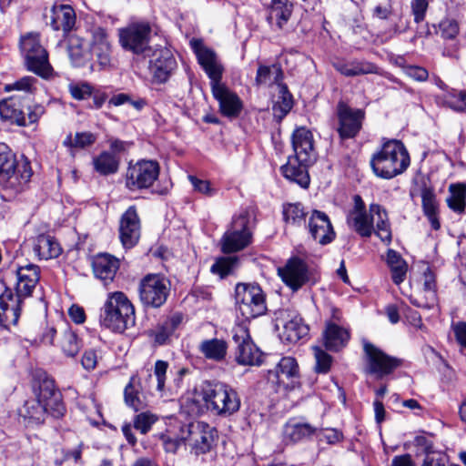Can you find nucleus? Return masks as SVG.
Segmentation results:
<instances>
[{
  "label": "nucleus",
  "mask_w": 466,
  "mask_h": 466,
  "mask_svg": "<svg viewBox=\"0 0 466 466\" xmlns=\"http://www.w3.org/2000/svg\"><path fill=\"white\" fill-rule=\"evenodd\" d=\"M292 13V5L288 0H271L267 21L272 28L282 29Z\"/></svg>",
  "instance_id": "31"
},
{
  "label": "nucleus",
  "mask_w": 466,
  "mask_h": 466,
  "mask_svg": "<svg viewBox=\"0 0 466 466\" xmlns=\"http://www.w3.org/2000/svg\"><path fill=\"white\" fill-rule=\"evenodd\" d=\"M237 311L250 320L267 312L266 295L258 284L238 283L235 289Z\"/></svg>",
  "instance_id": "8"
},
{
  "label": "nucleus",
  "mask_w": 466,
  "mask_h": 466,
  "mask_svg": "<svg viewBox=\"0 0 466 466\" xmlns=\"http://www.w3.org/2000/svg\"><path fill=\"white\" fill-rule=\"evenodd\" d=\"M169 281L161 275L148 274L139 284V298L147 307L158 308L162 306L169 294Z\"/></svg>",
  "instance_id": "15"
},
{
  "label": "nucleus",
  "mask_w": 466,
  "mask_h": 466,
  "mask_svg": "<svg viewBox=\"0 0 466 466\" xmlns=\"http://www.w3.org/2000/svg\"><path fill=\"white\" fill-rule=\"evenodd\" d=\"M449 192L450 195L446 199L448 207L456 213H463L466 208V185L451 184L449 187Z\"/></svg>",
  "instance_id": "45"
},
{
  "label": "nucleus",
  "mask_w": 466,
  "mask_h": 466,
  "mask_svg": "<svg viewBox=\"0 0 466 466\" xmlns=\"http://www.w3.org/2000/svg\"><path fill=\"white\" fill-rule=\"evenodd\" d=\"M95 170L103 176L115 174L119 167V157L113 153L104 151L93 158Z\"/></svg>",
  "instance_id": "43"
},
{
  "label": "nucleus",
  "mask_w": 466,
  "mask_h": 466,
  "mask_svg": "<svg viewBox=\"0 0 466 466\" xmlns=\"http://www.w3.org/2000/svg\"><path fill=\"white\" fill-rule=\"evenodd\" d=\"M306 215L300 203L287 204L283 208L284 220L292 226H300L305 223Z\"/></svg>",
  "instance_id": "48"
},
{
  "label": "nucleus",
  "mask_w": 466,
  "mask_h": 466,
  "mask_svg": "<svg viewBox=\"0 0 466 466\" xmlns=\"http://www.w3.org/2000/svg\"><path fill=\"white\" fill-rule=\"evenodd\" d=\"M37 83V79L34 76H24L12 84H7L5 86V91H20L24 92L25 101L30 99V96H32L35 91V84ZM22 96V95H20Z\"/></svg>",
  "instance_id": "47"
},
{
  "label": "nucleus",
  "mask_w": 466,
  "mask_h": 466,
  "mask_svg": "<svg viewBox=\"0 0 466 466\" xmlns=\"http://www.w3.org/2000/svg\"><path fill=\"white\" fill-rule=\"evenodd\" d=\"M150 35L151 27L147 23H134L119 29V43L125 50L147 57L152 51Z\"/></svg>",
  "instance_id": "11"
},
{
  "label": "nucleus",
  "mask_w": 466,
  "mask_h": 466,
  "mask_svg": "<svg viewBox=\"0 0 466 466\" xmlns=\"http://www.w3.org/2000/svg\"><path fill=\"white\" fill-rule=\"evenodd\" d=\"M318 428L295 419L289 420L283 428V441L288 444H295L315 435Z\"/></svg>",
  "instance_id": "26"
},
{
  "label": "nucleus",
  "mask_w": 466,
  "mask_h": 466,
  "mask_svg": "<svg viewBox=\"0 0 466 466\" xmlns=\"http://www.w3.org/2000/svg\"><path fill=\"white\" fill-rule=\"evenodd\" d=\"M250 216L247 211L233 218L230 228L222 238V251L233 253L242 250L251 243Z\"/></svg>",
  "instance_id": "12"
},
{
  "label": "nucleus",
  "mask_w": 466,
  "mask_h": 466,
  "mask_svg": "<svg viewBox=\"0 0 466 466\" xmlns=\"http://www.w3.org/2000/svg\"><path fill=\"white\" fill-rule=\"evenodd\" d=\"M292 147L295 155L289 157L281 173L288 180L307 188L310 182L308 167L316 160L311 132L305 127L297 128L292 135Z\"/></svg>",
  "instance_id": "4"
},
{
  "label": "nucleus",
  "mask_w": 466,
  "mask_h": 466,
  "mask_svg": "<svg viewBox=\"0 0 466 466\" xmlns=\"http://www.w3.org/2000/svg\"><path fill=\"white\" fill-rule=\"evenodd\" d=\"M269 374L276 377V382L279 386L285 389L293 388L294 379L299 377V365L294 358L284 357L278 363L275 371Z\"/></svg>",
  "instance_id": "29"
},
{
  "label": "nucleus",
  "mask_w": 466,
  "mask_h": 466,
  "mask_svg": "<svg viewBox=\"0 0 466 466\" xmlns=\"http://www.w3.org/2000/svg\"><path fill=\"white\" fill-rule=\"evenodd\" d=\"M98 356L95 350H87L84 352L81 363L85 370H93L97 365Z\"/></svg>",
  "instance_id": "62"
},
{
  "label": "nucleus",
  "mask_w": 466,
  "mask_h": 466,
  "mask_svg": "<svg viewBox=\"0 0 466 466\" xmlns=\"http://www.w3.org/2000/svg\"><path fill=\"white\" fill-rule=\"evenodd\" d=\"M96 136L91 132H77L73 137L69 134L63 144L67 147L85 148L93 145L96 142Z\"/></svg>",
  "instance_id": "49"
},
{
  "label": "nucleus",
  "mask_w": 466,
  "mask_h": 466,
  "mask_svg": "<svg viewBox=\"0 0 466 466\" xmlns=\"http://www.w3.org/2000/svg\"><path fill=\"white\" fill-rule=\"evenodd\" d=\"M88 44L91 58L95 57L102 68L109 66L112 45L107 30L101 26L93 27Z\"/></svg>",
  "instance_id": "19"
},
{
  "label": "nucleus",
  "mask_w": 466,
  "mask_h": 466,
  "mask_svg": "<svg viewBox=\"0 0 466 466\" xmlns=\"http://www.w3.org/2000/svg\"><path fill=\"white\" fill-rule=\"evenodd\" d=\"M216 435L214 428L202 421L187 425V436L185 440L198 452L205 453L211 448Z\"/></svg>",
  "instance_id": "22"
},
{
  "label": "nucleus",
  "mask_w": 466,
  "mask_h": 466,
  "mask_svg": "<svg viewBox=\"0 0 466 466\" xmlns=\"http://www.w3.org/2000/svg\"><path fill=\"white\" fill-rule=\"evenodd\" d=\"M32 390L34 398L25 400L19 409V415L27 426L42 424L47 413L55 418L65 414L62 395L56 390L54 380L46 371L35 370L33 372Z\"/></svg>",
  "instance_id": "1"
},
{
  "label": "nucleus",
  "mask_w": 466,
  "mask_h": 466,
  "mask_svg": "<svg viewBox=\"0 0 466 466\" xmlns=\"http://www.w3.org/2000/svg\"><path fill=\"white\" fill-rule=\"evenodd\" d=\"M10 274L15 295L0 281V325L5 328L18 322L23 299L32 295L40 279V268L34 264L15 266Z\"/></svg>",
  "instance_id": "2"
},
{
  "label": "nucleus",
  "mask_w": 466,
  "mask_h": 466,
  "mask_svg": "<svg viewBox=\"0 0 466 466\" xmlns=\"http://www.w3.org/2000/svg\"><path fill=\"white\" fill-rule=\"evenodd\" d=\"M308 228L312 238L321 245L331 242L335 238L331 222L328 215L322 211H312Z\"/></svg>",
  "instance_id": "23"
},
{
  "label": "nucleus",
  "mask_w": 466,
  "mask_h": 466,
  "mask_svg": "<svg viewBox=\"0 0 466 466\" xmlns=\"http://www.w3.org/2000/svg\"><path fill=\"white\" fill-rule=\"evenodd\" d=\"M335 69L345 76H356L360 75L377 74L378 67L366 61H337L333 63Z\"/></svg>",
  "instance_id": "35"
},
{
  "label": "nucleus",
  "mask_w": 466,
  "mask_h": 466,
  "mask_svg": "<svg viewBox=\"0 0 466 466\" xmlns=\"http://www.w3.org/2000/svg\"><path fill=\"white\" fill-rule=\"evenodd\" d=\"M148 57L149 70L158 83L166 82L177 68V61L172 52L166 47L152 49Z\"/></svg>",
  "instance_id": "18"
},
{
  "label": "nucleus",
  "mask_w": 466,
  "mask_h": 466,
  "mask_svg": "<svg viewBox=\"0 0 466 466\" xmlns=\"http://www.w3.org/2000/svg\"><path fill=\"white\" fill-rule=\"evenodd\" d=\"M369 211L371 216L376 217L377 219L373 232H375L382 241L390 243L391 241V230L385 208L379 204H371L370 205Z\"/></svg>",
  "instance_id": "38"
},
{
  "label": "nucleus",
  "mask_w": 466,
  "mask_h": 466,
  "mask_svg": "<svg viewBox=\"0 0 466 466\" xmlns=\"http://www.w3.org/2000/svg\"><path fill=\"white\" fill-rule=\"evenodd\" d=\"M421 200L424 215L428 218L431 228L438 230L441 225L438 218V202L434 192L430 188H423Z\"/></svg>",
  "instance_id": "42"
},
{
  "label": "nucleus",
  "mask_w": 466,
  "mask_h": 466,
  "mask_svg": "<svg viewBox=\"0 0 466 466\" xmlns=\"http://www.w3.org/2000/svg\"><path fill=\"white\" fill-rule=\"evenodd\" d=\"M237 263V257H223L216 260L211 267V271L223 278L231 272Z\"/></svg>",
  "instance_id": "54"
},
{
  "label": "nucleus",
  "mask_w": 466,
  "mask_h": 466,
  "mask_svg": "<svg viewBox=\"0 0 466 466\" xmlns=\"http://www.w3.org/2000/svg\"><path fill=\"white\" fill-rule=\"evenodd\" d=\"M233 340L236 344V360L240 365H260L262 352L254 344L245 324H238L233 328Z\"/></svg>",
  "instance_id": "16"
},
{
  "label": "nucleus",
  "mask_w": 466,
  "mask_h": 466,
  "mask_svg": "<svg viewBox=\"0 0 466 466\" xmlns=\"http://www.w3.org/2000/svg\"><path fill=\"white\" fill-rule=\"evenodd\" d=\"M15 167L16 159L15 154L6 144L0 143V177L9 187H13L15 184L12 182V178L15 176Z\"/></svg>",
  "instance_id": "36"
},
{
  "label": "nucleus",
  "mask_w": 466,
  "mask_h": 466,
  "mask_svg": "<svg viewBox=\"0 0 466 466\" xmlns=\"http://www.w3.org/2000/svg\"><path fill=\"white\" fill-rule=\"evenodd\" d=\"M68 90L73 98L76 100H85L89 98L93 94V87L86 82L70 84Z\"/></svg>",
  "instance_id": "56"
},
{
  "label": "nucleus",
  "mask_w": 466,
  "mask_h": 466,
  "mask_svg": "<svg viewBox=\"0 0 466 466\" xmlns=\"http://www.w3.org/2000/svg\"><path fill=\"white\" fill-rule=\"evenodd\" d=\"M119 237L125 248H133L139 240L140 220L134 206L129 207L121 217Z\"/></svg>",
  "instance_id": "21"
},
{
  "label": "nucleus",
  "mask_w": 466,
  "mask_h": 466,
  "mask_svg": "<svg viewBox=\"0 0 466 466\" xmlns=\"http://www.w3.org/2000/svg\"><path fill=\"white\" fill-rule=\"evenodd\" d=\"M445 104L456 112L466 110V90L452 91L445 96Z\"/></svg>",
  "instance_id": "52"
},
{
  "label": "nucleus",
  "mask_w": 466,
  "mask_h": 466,
  "mask_svg": "<svg viewBox=\"0 0 466 466\" xmlns=\"http://www.w3.org/2000/svg\"><path fill=\"white\" fill-rule=\"evenodd\" d=\"M441 35L445 40H454L460 32L459 23L451 18L443 19L440 25Z\"/></svg>",
  "instance_id": "55"
},
{
  "label": "nucleus",
  "mask_w": 466,
  "mask_h": 466,
  "mask_svg": "<svg viewBox=\"0 0 466 466\" xmlns=\"http://www.w3.org/2000/svg\"><path fill=\"white\" fill-rule=\"evenodd\" d=\"M198 350L206 359L218 362L225 360L228 344L219 339H205L199 344Z\"/></svg>",
  "instance_id": "39"
},
{
  "label": "nucleus",
  "mask_w": 466,
  "mask_h": 466,
  "mask_svg": "<svg viewBox=\"0 0 466 466\" xmlns=\"http://www.w3.org/2000/svg\"><path fill=\"white\" fill-rule=\"evenodd\" d=\"M99 320L105 328L123 333L136 323L135 308L124 292H110L101 308Z\"/></svg>",
  "instance_id": "5"
},
{
  "label": "nucleus",
  "mask_w": 466,
  "mask_h": 466,
  "mask_svg": "<svg viewBox=\"0 0 466 466\" xmlns=\"http://www.w3.org/2000/svg\"><path fill=\"white\" fill-rule=\"evenodd\" d=\"M27 126L37 123L40 117L45 114L46 110L42 105L36 104L27 107Z\"/></svg>",
  "instance_id": "64"
},
{
  "label": "nucleus",
  "mask_w": 466,
  "mask_h": 466,
  "mask_svg": "<svg viewBox=\"0 0 466 466\" xmlns=\"http://www.w3.org/2000/svg\"><path fill=\"white\" fill-rule=\"evenodd\" d=\"M20 46L29 71L45 79L53 76L54 71L48 61V54L42 46L38 34L30 33L23 36Z\"/></svg>",
  "instance_id": "10"
},
{
  "label": "nucleus",
  "mask_w": 466,
  "mask_h": 466,
  "mask_svg": "<svg viewBox=\"0 0 466 466\" xmlns=\"http://www.w3.org/2000/svg\"><path fill=\"white\" fill-rule=\"evenodd\" d=\"M58 346L66 357L74 358L79 352L82 344L73 330L66 329L60 336Z\"/></svg>",
  "instance_id": "46"
},
{
  "label": "nucleus",
  "mask_w": 466,
  "mask_h": 466,
  "mask_svg": "<svg viewBox=\"0 0 466 466\" xmlns=\"http://www.w3.org/2000/svg\"><path fill=\"white\" fill-rule=\"evenodd\" d=\"M20 46L29 71L45 79L53 76L54 71L48 61V54L42 46L38 34L30 33L23 36Z\"/></svg>",
  "instance_id": "9"
},
{
  "label": "nucleus",
  "mask_w": 466,
  "mask_h": 466,
  "mask_svg": "<svg viewBox=\"0 0 466 466\" xmlns=\"http://www.w3.org/2000/svg\"><path fill=\"white\" fill-rule=\"evenodd\" d=\"M195 400H202L208 410L218 415H231L240 407V400L236 390L220 382H204L197 393Z\"/></svg>",
  "instance_id": "7"
},
{
  "label": "nucleus",
  "mask_w": 466,
  "mask_h": 466,
  "mask_svg": "<svg viewBox=\"0 0 466 466\" xmlns=\"http://www.w3.org/2000/svg\"><path fill=\"white\" fill-rule=\"evenodd\" d=\"M92 266L95 276L107 285L119 268V260L111 255L101 254L94 258Z\"/></svg>",
  "instance_id": "28"
},
{
  "label": "nucleus",
  "mask_w": 466,
  "mask_h": 466,
  "mask_svg": "<svg viewBox=\"0 0 466 466\" xmlns=\"http://www.w3.org/2000/svg\"><path fill=\"white\" fill-rule=\"evenodd\" d=\"M287 317L288 319L283 324L281 339L289 343H296L308 335L309 327L295 313L288 314Z\"/></svg>",
  "instance_id": "30"
},
{
  "label": "nucleus",
  "mask_w": 466,
  "mask_h": 466,
  "mask_svg": "<svg viewBox=\"0 0 466 466\" xmlns=\"http://www.w3.org/2000/svg\"><path fill=\"white\" fill-rule=\"evenodd\" d=\"M339 126L338 132L342 139L354 137L361 128L364 113L360 109L353 110L343 103L338 106Z\"/></svg>",
  "instance_id": "20"
},
{
  "label": "nucleus",
  "mask_w": 466,
  "mask_h": 466,
  "mask_svg": "<svg viewBox=\"0 0 466 466\" xmlns=\"http://www.w3.org/2000/svg\"><path fill=\"white\" fill-rule=\"evenodd\" d=\"M350 339L349 331L334 323H328L323 332L324 346L327 350L338 351L344 348Z\"/></svg>",
  "instance_id": "32"
},
{
  "label": "nucleus",
  "mask_w": 466,
  "mask_h": 466,
  "mask_svg": "<svg viewBox=\"0 0 466 466\" xmlns=\"http://www.w3.org/2000/svg\"><path fill=\"white\" fill-rule=\"evenodd\" d=\"M279 101L274 106L275 112L280 111V116H286L291 109L293 102L292 96L289 92L288 86L284 84H279Z\"/></svg>",
  "instance_id": "50"
},
{
  "label": "nucleus",
  "mask_w": 466,
  "mask_h": 466,
  "mask_svg": "<svg viewBox=\"0 0 466 466\" xmlns=\"http://www.w3.org/2000/svg\"><path fill=\"white\" fill-rule=\"evenodd\" d=\"M190 45L197 55L198 61L210 78L213 96L218 102L221 114L228 117H237L243 104L238 96L221 83L223 67L216 54L200 40L192 39Z\"/></svg>",
  "instance_id": "3"
},
{
  "label": "nucleus",
  "mask_w": 466,
  "mask_h": 466,
  "mask_svg": "<svg viewBox=\"0 0 466 466\" xmlns=\"http://www.w3.org/2000/svg\"><path fill=\"white\" fill-rule=\"evenodd\" d=\"M168 368V363L164 360H157L155 363L154 375L157 380V390L164 392L166 388V374Z\"/></svg>",
  "instance_id": "57"
},
{
  "label": "nucleus",
  "mask_w": 466,
  "mask_h": 466,
  "mask_svg": "<svg viewBox=\"0 0 466 466\" xmlns=\"http://www.w3.org/2000/svg\"><path fill=\"white\" fill-rule=\"evenodd\" d=\"M195 191L199 192L205 196H212L215 189L211 187L210 183L208 180L199 179L194 176L188 177Z\"/></svg>",
  "instance_id": "59"
},
{
  "label": "nucleus",
  "mask_w": 466,
  "mask_h": 466,
  "mask_svg": "<svg viewBox=\"0 0 466 466\" xmlns=\"http://www.w3.org/2000/svg\"><path fill=\"white\" fill-rule=\"evenodd\" d=\"M414 445L418 448V450L421 452L430 455H437L433 451V444L430 438L425 435H418L414 439Z\"/></svg>",
  "instance_id": "60"
},
{
  "label": "nucleus",
  "mask_w": 466,
  "mask_h": 466,
  "mask_svg": "<svg viewBox=\"0 0 466 466\" xmlns=\"http://www.w3.org/2000/svg\"><path fill=\"white\" fill-rule=\"evenodd\" d=\"M182 320L183 316L180 313H175L167 319L162 324L157 326L154 331L155 341L159 345L167 343L168 339L182 323Z\"/></svg>",
  "instance_id": "44"
},
{
  "label": "nucleus",
  "mask_w": 466,
  "mask_h": 466,
  "mask_svg": "<svg viewBox=\"0 0 466 466\" xmlns=\"http://www.w3.org/2000/svg\"><path fill=\"white\" fill-rule=\"evenodd\" d=\"M386 263L390 268L391 279L394 284H401L407 275L408 264L403 258L394 249H389L386 256Z\"/></svg>",
  "instance_id": "40"
},
{
  "label": "nucleus",
  "mask_w": 466,
  "mask_h": 466,
  "mask_svg": "<svg viewBox=\"0 0 466 466\" xmlns=\"http://www.w3.org/2000/svg\"><path fill=\"white\" fill-rule=\"evenodd\" d=\"M159 171V165L154 160L129 163L125 177L126 187L131 191L147 189L158 178Z\"/></svg>",
  "instance_id": "13"
},
{
  "label": "nucleus",
  "mask_w": 466,
  "mask_h": 466,
  "mask_svg": "<svg viewBox=\"0 0 466 466\" xmlns=\"http://www.w3.org/2000/svg\"><path fill=\"white\" fill-rule=\"evenodd\" d=\"M423 289L431 300L436 297V279L434 273L427 268L423 273Z\"/></svg>",
  "instance_id": "58"
},
{
  "label": "nucleus",
  "mask_w": 466,
  "mask_h": 466,
  "mask_svg": "<svg viewBox=\"0 0 466 466\" xmlns=\"http://www.w3.org/2000/svg\"><path fill=\"white\" fill-rule=\"evenodd\" d=\"M312 350L316 360L315 370L318 373H327L331 366L332 358L319 346H313Z\"/></svg>",
  "instance_id": "53"
},
{
  "label": "nucleus",
  "mask_w": 466,
  "mask_h": 466,
  "mask_svg": "<svg viewBox=\"0 0 466 466\" xmlns=\"http://www.w3.org/2000/svg\"><path fill=\"white\" fill-rule=\"evenodd\" d=\"M34 252L40 259L56 258L62 253L58 241L50 235H39L34 243Z\"/></svg>",
  "instance_id": "33"
},
{
  "label": "nucleus",
  "mask_w": 466,
  "mask_h": 466,
  "mask_svg": "<svg viewBox=\"0 0 466 466\" xmlns=\"http://www.w3.org/2000/svg\"><path fill=\"white\" fill-rule=\"evenodd\" d=\"M405 74L416 81H425L429 76L425 68L417 66H406Z\"/></svg>",
  "instance_id": "63"
},
{
  "label": "nucleus",
  "mask_w": 466,
  "mask_h": 466,
  "mask_svg": "<svg viewBox=\"0 0 466 466\" xmlns=\"http://www.w3.org/2000/svg\"><path fill=\"white\" fill-rule=\"evenodd\" d=\"M76 24V13L71 5L55 4L50 11V25L55 31L68 33Z\"/></svg>",
  "instance_id": "27"
},
{
  "label": "nucleus",
  "mask_w": 466,
  "mask_h": 466,
  "mask_svg": "<svg viewBox=\"0 0 466 466\" xmlns=\"http://www.w3.org/2000/svg\"><path fill=\"white\" fill-rule=\"evenodd\" d=\"M366 367L365 372L381 379L392 373L401 365V360L390 356L370 342L363 343Z\"/></svg>",
  "instance_id": "14"
},
{
  "label": "nucleus",
  "mask_w": 466,
  "mask_h": 466,
  "mask_svg": "<svg viewBox=\"0 0 466 466\" xmlns=\"http://www.w3.org/2000/svg\"><path fill=\"white\" fill-rule=\"evenodd\" d=\"M370 165L377 177L390 179L407 169L410 156L400 141L389 140L372 156Z\"/></svg>",
  "instance_id": "6"
},
{
  "label": "nucleus",
  "mask_w": 466,
  "mask_h": 466,
  "mask_svg": "<svg viewBox=\"0 0 466 466\" xmlns=\"http://www.w3.org/2000/svg\"><path fill=\"white\" fill-rule=\"evenodd\" d=\"M428 0H413L411 3V9L416 23L421 22L428 8Z\"/></svg>",
  "instance_id": "61"
},
{
  "label": "nucleus",
  "mask_w": 466,
  "mask_h": 466,
  "mask_svg": "<svg viewBox=\"0 0 466 466\" xmlns=\"http://www.w3.org/2000/svg\"><path fill=\"white\" fill-rule=\"evenodd\" d=\"M374 216L367 212L350 211L347 218L349 227L364 238H369L374 231Z\"/></svg>",
  "instance_id": "34"
},
{
  "label": "nucleus",
  "mask_w": 466,
  "mask_h": 466,
  "mask_svg": "<svg viewBox=\"0 0 466 466\" xmlns=\"http://www.w3.org/2000/svg\"><path fill=\"white\" fill-rule=\"evenodd\" d=\"M283 282L292 290L297 291L306 284H314L316 278L306 262L298 258H290L283 268H279Z\"/></svg>",
  "instance_id": "17"
},
{
  "label": "nucleus",
  "mask_w": 466,
  "mask_h": 466,
  "mask_svg": "<svg viewBox=\"0 0 466 466\" xmlns=\"http://www.w3.org/2000/svg\"><path fill=\"white\" fill-rule=\"evenodd\" d=\"M283 71L279 65L273 64L271 66H262L260 65L257 71V76L255 78L256 84L258 86H272L277 85L278 87L279 84H283Z\"/></svg>",
  "instance_id": "41"
},
{
  "label": "nucleus",
  "mask_w": 466,
  "mask_h": 466,
  "mask_svg": "<svg viewBox=\"0 0 466 466\" xmlns=\"http://www.w3.org/2000/svg\"><path fill=\"white\" fill-rule=\"evenodd\" d=\"M25 97L20 95H13L0 101V116L19 127H26V116L22 109Z\"/></svg>",
  "instance_id": "24"
},
{
  "label": "nucleus",
  "mask_w": 466,
  "mask_h": 466,
  "mask_svg": "<svg viewBox=\"0 0 466 466\" xmlns=\"http://www.w3.org/2000/svg\"><path fill=\"white\" fill-rule=\"evenodd\" d=\"M68 55L73 65L76 66H82L92 59L89 44H86L83 38L76 35H73L69 39Z\"/></svg>",
  "instance_id": "37"
},
{
  "label": "nucleus",
  "mask_w": 466,
  "mask_h": 466,
  "mask_svg": "<svg viewBox=\"0 0 466 466\" xmlns=\"http://www.w3.org/2000/svg\"><path fill=\"white\" fill-rule=\"evenodd\" d=\"M140 376H146L150 380H152V374L149 370H142L140 374L133 375L130 378L128 384L126 386L124 390L125 402L127 406L131 407L134 410L137 411L144 408V402L140 399V390L148 389L150 385H147L146 381L143 386L140 382Z\"/></svg>",
  "instance_id": "25"
},
{
  "label": "nucleus",
  "mask_w": 466,
  "mask_h": 466,
  "mask_svg": "<svg viewBox=\"0 0 466 466\" xmlns=\"http://www.w3.org/2000/svg\"><path fill=\"white\" fill-rule=\"evenodd\" d=\"M157 419V416L150 411L141 412L134 418V428L141 434H147Z\"/></svg>",
  "instance_id": "51"
}]
</instances>
